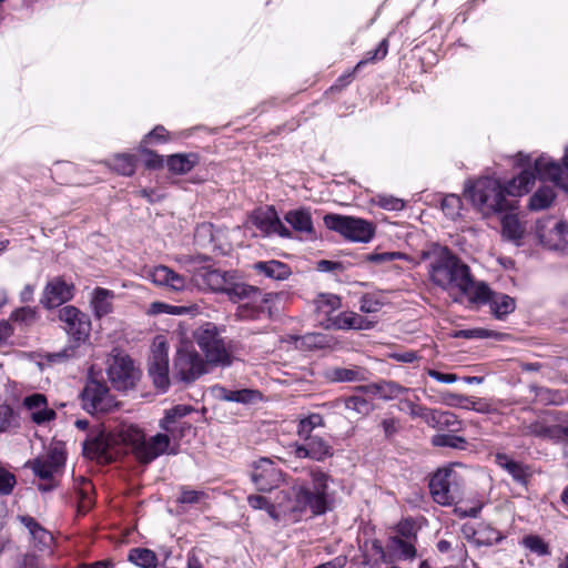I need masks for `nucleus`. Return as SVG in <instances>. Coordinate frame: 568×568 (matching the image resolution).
Masks as SVG:
<instances>
[{
    "instance_id": "obj_1",
    "label": "nucleus",
    "mask_w": 568,
    "mask_h": 568,
    "mask_svg": "<svg viewBox=\"0 0 568 568\" xmlns=\"http://www.w3.org/2000/svg\"><path fill=\"white\" fill-rule=\"evenodd\" d=\"M535 176L528 170H523L516 178L503 187L494 178H480L466 189L475 206L484 214L501 213L515 209V200L507 196H520L528 193L534 185Z\"/></svg>"
},
{
    "instance_id": "obj_2",
    "label": "nucleus",
    "mask_w": 568,
    "mask_h": 568,
    "mask_svg": "<svg viewBox=\"0 0 568 568\" xmlns=\"http://www.w3.org/2000/svg\"><path fill=\"white\" fill-rule=\"evenodd\" d=\"M423 260H430L428 275L430 282L443 288H456L467 292L471 286L470 268L448 247L434 245L429 251L422 252Z\"/></svg>"
},
{
    "instance_id": "obj_3",
    "label": "nucleus",
    "mask_w": 568,
    "mask_h": 568,
    "mask_svg": "<svg viewBox=\"0 0 568 568\" xmlns=\"http://www.w3.org/2000/svg\"><path fill=\"white\" fill-rule=\"evenodd\" d=\"M193 339L213 367H229L233 363L232 348L214 323L206 322L193 332Z\"/></svg>"
},
{
    "instance_id": "obj_4",
    "label": "nucleus",
    "mask_w": 568,
    "mask_h": 568,
    "mask_svg": "<svg viewBox=\"0 0 568 568\" xmlns=\"http://www.w3.org/2000/svg\"><path fill=\"white\" fill-rule=\"evenodd\" d=\"M116 435L122 443L129 445L139 462L148 464L164 454L170 445L166 434H156L148 440L141 428L135 425H121Z\"/></svg>"
},
{
    "instance_id": "obj_5",
    "label": "nucleus",
    "mask_w": 568,
    "mask_h": 568,
    "mask_svg": "<svg viewBox=\"0 0 568 568\" xmlns=\"http://www.w3.org/2000/svg\"><path fill=\"white\" fill-rule=\"evenodd\" d=\"M276 510L280 516H288L296 521L307 508L313 515L323 514V501L320 496H311V490L304 485L295 484L286 490H281L275 497Z\"/></svg>"
},
{
    "instance_id": "obj_6",
    "label": "nucleus",
    "mask_w": 568,
    "mask_h": 568,
    "mask_svg": "<svg viewBox=\"0 0 568 568\" xmlns=\"http://www.w3.org/2000/svg\"><path fill=\"white\" fill-rule=\"evenodd\" d=\"M209 367L210 364L196 349L190 345H182L173 359L172 376L180 382L191 384L209 373Z\"/></svg>"
},
{
    "instance_id": "obj_7",
    "label": "nucleus",
    "mask_w": 568,
    "mask_h": 568,
    "mask_svg": "<svg viewBox=\"0 0 568 568\" xmlns=\"http://www.w3.org/2000/svg\"><path fill=\"white\" fill-rule=\"evenodd\" d=\"M323 220L327 229L352 242L368 243L375 235L374 224L364 219L326 214Z\"/></svg>"
},
{
    "instance_id": "obj_8",
    "label": "nucleus",
    "mask_w": 568,
    "mask_h": 568,
    "mask_svg": "<svg viewBox=\"0 0 568 568\" xmlns=\"http://www.w3.org/2000/svg\"><path fill=\"white\" fill-rule=\"evenodd\" d=\"M106 375L115 389L125 392L135 387L141 372L129 355L113 351L106 359Z\"/></svg>"
},
{
    "instance_id": "obj_9",
    "label": "nucleus",
    "mask_w": 568,
    "mask_h": 568,
    "mask_svg": "<svg viewBox=\"0 0 568 568\" xmlns=\"http://www.w3.org/2000/svg\"><path fill=\"white\" fill-rule=\"evenodd\" d=\"M462 477L452 467L438 469L429 481L433 499L443 506L457 503L462 498Z\"/></svg>"
},
{
    "instance_id": "obj_10",
    "label": "nucleus",
    "mask_w": 568,
    "mask_h": 568,
    "mask_svg": "<svg viewBox=\"0 0 568 568\" xmlns=\"http://www.w3.org/2000/svg\"><path fill=\"white\" fill-rule=\"evenodd\" d=\"M539 243L547 250L568 254V224L554 217L538 220L535 230Z\"/></svg>"
},
{
    "instance_id": "obj_11",
    "label": "nucleus",
    "mask_w": 568,
    "mask_h": 568,
    "mask_svg": "<svg viewBox=\"0 0 568 568\" xmlns=\"http://www.w3.org/2000/svg\"><path fill=\"white\" fill-rule=\"evenodd\" d=\"M169 345L164 336H156L149 357V375L156 388L165 390L170 385Z\"/></svg>"
},
{
    "instance_id": "obj_12",
    "label": "nucleus",
    "mask_w": 568,
    "mask_h": 568,
    "mask_svg": "<svg viewBox=\"0 0 568 568\" xmlns=\"http://www.w3.org/2000/svg\"><path fill=\"white\" fill-rule=\"evenodd\" d=\"M82 404L90 414H104L118 406L108 386L98 381L87 383L82 392Z\"/></svg>"
},
{
    "instance_id": "obj_13",
    "label": "nucleus",
    "mask_w": 568,
    "mask_h": 568,
    "mask_svg": "<svg viewBox=\"0 0 568 568\" xmlns=\"http://www.w3.org/2000/svg\"><path fill=\"white\" fill-rule=\"evenodd\" d=\"M65 463V452L60 444L49 447L47 454L29 460L27 466L41 479H51Z\"/></svg>"
},
{
    "instance_id": "obj_14",
    "label": "nucleus",
    "mask_w": 568,
    "mask_h": 568,
    "mask_svg": "<svg viewBox=\"0 0 568 568\" xmlns=\"http://www.w3.org/2000/svg\"><path fill=\"white\" fill-rule=\"evenodd\" d=\"M59 320L64 324V331L74 341L80 342L89 336L91 322L87 314L72 305L62 307L59 311Z\"/></svg>"
},
{
    "instance_id": "obj_15",
    "label": "nucleus",
    "mask_w": 568,
    "mask_h": 568,
    "mask_svg": "<svg viewBox=\"0 0 568 568\" xmlns=\"http://www.w3.org/2000/svg\"><path fill=\"white\" fill-rule=\"evenodd\" d=\"M252 480L260 491H270L282 481V471L268 458H261L255 463Z\"/></svg>"
},
{
    "instance_id": "obj_16",
    "label": "nucleus",
    "mask_w": 568,
    "mask_h": 568,
    "mask_svg": "<svg viewBox=\"0 0 568 568\" xmlns=\"http://www.w3.org/2000/svg\"><path fill=\"white\" fill-rule=\"evenodd\" d=\"M530 172V170H528ZM534 176L542 181H551L556 185L568 190V171L550 158L540 156L535 161Z\"/></svg>"
},
{
    "instance_id": "obj_17",
    "label": "nucleus",
    "mask_w": 568,
    "mask_h": 568,
    "mask_svg": "<svg viewBox=\"0 0 568 568\" xmlns=\"http://www.w3.org/2000/svg\"><path fill=\"white\" fill-rule=\"evenodd\" d=\"M252 221L266 235L275 233L282 237H291V231L282 223L274 206L256 210Z\"/></svg>"
},
{
    "instance_id": "obj_18",
    "label": "nucleus",
    "mask_w": 568,
    "mask_h": 568,
    "mask_svg": "<svg viewBox=\"0 0 568 568\" xmlns=\"http://www.w3.org/2000/svg\"><path fill=\"white\" fill-rule=\"evenodd\" d=\"M231 275L230 272L202 266L193 272L192 281L199 288L223 293Z\"/></svg>"
},
{
    "instance_id": "obj_19",
    "label": "nucleus",
    "mask_w": 568,
    "mask_h": 568,
    "mask_svg": "<svg viewBox=\"0 0 568 568\" xmlns=\"http://www.w3.org/2000/svg\"><path fill=\"white\" fill-rule=\"evenodd\" d=\"M74 286L62 277H54L44 287L41 303L47 308L62 305L73 297Z\"/></svg>"
},
{
    "instance_id": "obj_20",
    "label": "nucleus",
    "mask_w": 568,
    "mask_h": 568,
    "mask_svg": "<svg viewBox=\"0 0 568 568\" xmlns=\"http://www.w3.org/2000/svg\"><path fill=\"white\" fill-rule=\"evenodd\" d=\"M303 444H293V453L296 458H310L323 462L333 455L331 445L318 436H311L303 439Z\"/></svg>"
},
{
    "instance_id": "obj_21",
    "label": "nucleus",
    "mask_w": 568,
    "mask_h": 568,
    "mask_svg": "<svg viewBox=\"0 0 568 568\" xmlns=\"http://www.w3.org/2000/svg\"><path fill=\"white\" fill-rule=\"evenodd\" d=\"M23 404L30 410L31 420L38 425L53 420L57 416L53 409L48 408L47 397L42 394L27 396Z\"/></svg>"
},
{
    "instance_id": "obj_22",
    "label": "nucleus",
    "mask_w": 568,
    "mask_h": 568,
    "mask_svg": "<svg viewBox=\"0 0 568 568\" xmlns=\"http://www.w3.org/2000/svg\"><path fill=\"white\" fill-rule=\"evenodd\" d=\"M322 326L326 329H365L368 323L365 317L354 312H343L334 318H327L322 322Z\"/></svg>"
},
{
    "instance_id": "obj_23",
    "label": "nucleus",
    "mask_w": 568,
    "mask_h": 568,
    "mask_svg": "<svg viewBox=\"0 0 568 568\" xmlns=\"http://www.w3.org/2000/svg\"><path fill=\"white\" fill-rule=\"evenodd\" d=\"M217 398L225 402H235L243 405H253L262 400L263 395L257 389L243 388L231 390L223 386L215 387Z\"/></svg>"
},
{
    "instance_id": "obj_24",
    "label": "nucleus",
    "mask_w": 568,
    "mask_h": 568,
    "mask_svg": "<svg viewBox=\"0 0 568 568\" xmlns=\"http://www.w3.org/2000/svg\"><path fill=\"white\" fill-rule=\"evenodd\" d=\"M314 306L322 325V322L332 318L331 315L341 307V298L335 294L322 293L314 300Z\"/></svg>"
},
{
    "instance_id": "obj_25",
    "label": "nucleus",
    "mask_w": 568,
    "mask_h": 568,
    "mask_svg": "<svg viewBox=\"0 0 568 568\" xmlns=\"http://www.w3.org/2000/svg\"><path fill=\"white\" fill-rule=\"evenodd\" d=\"M367 371L359 366L353 367H334L326 373V377L331 382H364L367 379Z\"/></svg>"
},
{
    "instance_id": "obj_26",
    "label": "nucleus",
    "mask_w": 568,
    "mask_h": 568,
    "mask_svg": "<svg viewBox=\"0 0 568 568\" xmlns=\"http://www.w3.org/2000/svg\"><path fill=\"white\" fill-rule=\"evenodd\" d=\"M114 293L110 290L97 287L92 292L91 305L97 317H102L112 312Z\"/></svg>"
},
{
    "instance_id": "obj_27",
    "label": "nucleus",
    "mask_w": 568,
    "mask_h": 568,
    "mask_svg": "<svg viewBox=\"0 0 568 568\" xmlns=\"http://www.w3.org/2000/svg\"><path fill=\"white\" fill-rule=\"evenodd\" d=\"M285 221L296 231L306 234H313V221L310 211L305 209L288 211L285 214Z\"/></svg>"
},
{
    "instance_id": "obj_28",
    "label": "nucleus",
    "mask_w": 568,
    "mask_h": 568,
    "mask_svg": "<svg viewBox=\"0 0 568 568\" xmlns=\"http://www.w3.org/2000/svg\"><path fill=\"white\" fill-rule=\"evenodd\" d=\"M373 394L378 395L384 400L398 398L409 389L393 381H382L366 387Z\"/></svg>"
},
{
    "instance_id": "obj_29",
    "label": "nucleus",
    "mask_w": 568,
    "mask_h": 568,
    "mask_svg": "<svg viewBox=\"0 0 568 568\" xmlns=\"http://www.w3.org/2000/svg\"><path fill=\"white\" fill-rule=\"evenodd\" d=\"M234 276L231 275L227 285L223 293L233 302H240L243 300H251L255 295L260 294L258 288L247 285L245 283H236L233 281Z\"/></svg>"
},
{
    "instance_id": "obj_30",
    "label": "nucleus",
    "mask_w": 568,
    "mask_h": 568,
    "mask_svg": "<svg viewBox=\"0 0 568 568\" xmlns=\"http://www.w3.org/2000/svg\"><path fill=\"white\" fill-rule=\"evenodd\" d=\"M496 463L504 469H506L513 478L520 483L526 484L529 477V471L526 466H524L520 463H517L513 459H510L505 454H497L496 455Z\"/></svg>"
},
{
    "instance_id": "obj_31",
    "label": "nucleus",
    "mask_w": 568,
    "mask_h": 568,
    "mask_svg": "<svg viewBox=\"0 0 568 568\" xmlns=\"http://www.w3.org/2000/svg\"><path fill=\"white\" fill-rule=\"evenodd\" d=\"M84 454L90 458L111 460L112 455L109 452V444L103 436L95 437L83 443Z\"/></svg>"
},
{
    "instance_id": "obj_32",
    "label": "nucleus",
    "mask_w": 568,
    "mask_h": 568,
    "mask_svg": "<svg viewBox=\"0 0 568 568\" xmlns=\"http://www.w3.org/2000/svg\"><path fill=\"white\" fill-rule=\"evenodd\" d=\"M489 304L491 313L498 320L504 318L508 314L513 313L516 308L515 300L503 293H495Z\"/></svg>"
},
{
    "instance_id": "obj_33",
    "label": "nucleus",
    "mask_w": 568,
    "mask_h": 568,
    "mask_svg": "<svg viewBox=\"0 0 568 568\" xmlns=\"http://www.w3.org/2000/svg\"><path fill=\"white\" fill-rule=\"evenodd\" d=\"M197 162L195 154H173L168 159V168L175 174L190 172Z\"/></svg>"
},
{
    "instance_id": "obj_34",
    "label": "nucleus",
    "mask_w": 568,
    "mask_h": 568,
    "mask_svg": "<svg viewBox=\"0 0 568 568\" xmlns=\"http://www.w3.org/2000/svg\"><path fill=\"white\" fill-rule=\"evenodd\" d=\"M255 268L274 280H285L291 275V270L286 264L274 260L258 262L255 264Z\"/></svg>"
},
{
    "instance_id": "obj_35",
    "label": "nucleus",
    "mask_w": 568,
    "mask_h": 568,
    "mask_svg": "<svg viewBox=\"0 0 568 568\" xmlns=\"http://www.w3.org/2000/svg\"><path fill=\"white\" fill-rule=\"evenodd\" d=\"M129 561L142 568H155L158 557L154 551L148 548H133L129 551Z\"/></svg>"
},
{
    "instance_id": "obj_36",
    "label": "nucleus",
    "mask_w": 568,
    "mask_h": 568,
    "mask_svg": "<svg viewBox=\"0 0 568 568\" xmlns=\"http://www.w3.org/2000/svg\"><path fill=\"white\" fill-rule=\"evenodd\" d=\"M446 403L450 406H456L466 409H474L479 413H487L488 405L481 400H474L469 397L449 394L447 396Z\"/></svg>"
},
{
    "instance_id": "obj_37",
    "label": "nucleus",
    "mask_w": 568,
    "mask_h": 568,
    "mask_svg": "<svg viewBox=\"0 0 568 568\" xmlns=\"http://www.w3.org/2000/svg\"><path fill=\"white\" fill-rule=\"evenodd\" d=\"M555 199V193L550 187H540L535 192L528 203L531 211H540L549 207Z\"/></svg>"
},
{
    "instance_id": "obj_38",
    "label": "nucleus",
    "mask_w": 568,
    "mask_h": 568,
    "mask_svg": "<svg viewBox=\"0 0 568 568\" xmlns=\"http://www.w3.org/2000/svg\"><path fill=\"white\" fill-rule=\"evenodd\" d=\"M192 412V407L186 405H178L166 410L164 418L161 420L160 426L168 433L174 432V424L178 419L186 416Z\"/></svg>"
},
{
    "instance_id": "obj_39",
    "label": "nucleus",
    "mask_w": 568,
    "mask_h": 568,
    "mask_svg": "<svg viewBox=\"0 0 568 568\" xmlns=\"http://www.w3.org/2000/svg\"><path fill=\"white\" fill-rule=\"evenodd\" d=\"M462 293L467 295L470 301L479 303H490L491 298L495 295V293L489 288V286L486 283H475L473 277L469 291Z\"/></svg>"
},
{
    "instance_id": "obj_40",
    "label": "nucleus",
    "mask_w": 568,
    "mask_h": 568,
    "mask_svg": "<svg viewBox=\"0 0 568 568\" xmlns=\"http://www.w3.org/2000/svg\"><path fill=\"white\" fill-rule=\"evenodd\" d=\"M111 168L119 174L130 176L135 172V158L131 154H118L111 162Z\"/></svg>"
},
{
    "instance_id": "obj_41",
    "label": "nucleus",
    "mask_w": 568,
    "mask_h": 568,
    "mask_svg": "<svg viewBox=\"0 0 568 568\" xmlns=\"http://www.w3.org/2000/svg\"><path fill=\"white\" fill-rule=\"evenodd\" d=\"M21 523L28 528L32 539L38 540L42 545H48L52 540V536L49 531L42 528L34 518L30 516L21 517Z\"/></svg>"
},
{
    "instance_id": "obj_42",
    "label": "nucleus",
    "mask_w": 568,
    "mask_h": 568,
    "mask_svg": "<svg viewBox=\"0 0 568 568\" xmlns=\"http://www.w3.org/2000/svg\"><path fill=\"white\" fill-rule=\"evenodd\" d=\"M324 426V418L320 414H311L307 417L300 420L297 426V435L300 438H308L312 435V432L316 427Z\"/></svg>"
},
{
    "instance_id": "obj_43",
    "label": "nucleus",
    "mask_w": 568,
    "mask_h": 568,
    "mask_svg": "<svg viewBox=\"0 0 568 568\" xmlns=\"http://www.w3.org/2000/svg\"><path fill=\"white\" fill-rule=\"evenodd\" d=\"M503 234L509 240H518L524 234L518 217L515 214H506L501 220Z\"/></svg>"
},
{
    "instance_id": "obj_44",
    "label": "nucleus",
    "mask_w": 568,
    "mask_h": 568,
    "mask_svg": "<svg viewBox=\"0 0 568 568\" xmlns=\"http://www.w3.org/2000/svg\"><path fill=\"white\" fill-rule=\"evenodd\" d=\"M520 434L525 436H537L541 438H551L554 439V429L552 426H547L539 420H536L530 424H524L520 427Z\"/></svg>"
},
{
    "instance_id": "obj_45",
    "label": "nucleus",
    "mask_w": 568,
    "mask_h": 568,
    "mask_svg": "<svg viewBox=\"0 0 568 568\" xmlns=\"http://www.w3.org/2000/svg\"><path fill=\"white\" fill-rule=\"evenodd\" d=\"M432 444L436 447H449L455 449H465L467 442L464 437L450 434H437L433 436Z\"/></svg>"
},
{
    "instance_id": "obj_46",
    "label": "nucleus",
    "mask_w": 568,
    "mask_h": 568,
    "mask_svg": "<svg viewBox=\"0 0 568 568\" xmlns=\"http://www.w3.org/2000/svg\"><path fill=\"white\" fill-rule=\"evenodd\" d=\"M19 427V418L8 404L0 405V433Z\"/></svg>"
},
{
    "instance_id": "obj_47",
    "label": "nucleus",
    "mask_w": 568,
    "mask_h": 568,
    "mask_svg": "<svg viewBox=\"0 0 568 568\" xmlns=\"http://www.w3.org/2000/svg\"><path fill=\"white\" fill-rule=\"evenodd\" d=\"M372 561L373 567H377L381 562H389L393 560L392 556L387 555L382 542L377 539L371 541V547L367 549V555Z\"/></svg>"
},
{
    "instance_id": "obj_48",
    "label": "nucleus",
    "mask_w": 568,
    "mask_h": 568,
    "mask_svg": "<svg viewBox=\"0 0 568 568\" xmlns=\"http://www.w3.org/2000/svg\"><path fill=\"white\" fill-rule=\"evenodd\" d=\"M247 503L252 508L265 509L272 518L278 519L275 501L271 503L266 497L262 495H251L247 497Z\"/></svg>"
},
{
    "instance_id": "obj_49",
    "label": "nucleus",
    "mask_w": 568,
    "mask_h": 568,
    "mask_svg": "<svg viewBox=\"0 0 568 568\" xmlns=\"http://www.w3.org/2000/svg\"><path fill=\"white\" fill-rule=\"evenodd\" d=\"M344 402L346 409L356 415L366 416L372 410V405L362 396H349Z\"/></svg>"
},
{
    "instance_id": "obj_50",
    "label": "nucleus",
    "mask_w": 568,
    "mask_h": 568,
    "mask_svg": "<svg viewBox=\"0 0 568 568\" xmlns=\"http://www.w3.org/2000/svg\"><path fill=\"white\" fill-rule=\"evenodd\" d=\"M314 491H311V496H320L323 501V514L326 511V488L328 476L322 471L312 474Z\"/></svg>"
},
{
    "instance_id": "obj_51",
    "label": "nucleus",
    "mask_w": 568,
    "mask_h": 568,
    "mask_svg": "<svg viewBox=\"0 0 568 568\" xmlns=\"http://www.w3.org/2000/svg\"><path fill=\"white\" fill-rule=\"evenodd\" d=\"M390 547L396 552L398 558L410 559L416 555L415 547L410 542L398 537L392 538Z\"/></svg>"
},
{
    "instance_id": "obj_52",
    "label": "nucleus",
    "mask_w": 568,
    "mask_h": 568,
    "mask_svg": "<svg viewBox=\"0 0 568 568\" xmlns=\"http://www.w3.org/2000/svg\"><path fill=\"white\" fill-rule=\"evenodd\" d=\"M460 209L462 200L455 194L446 195L442 201V210L449 219L459 216Z\"/></svg>"
},
{
    "instance_id": "obj_53",
    "label": "nucleus",
    "mask_w": 568,
    "mask_h": 568,
    "mask_svg": "<svg viewBox=\"0 0 568 568\" xmlns=\"http://www.w3.org/2000/svg\"><path fill=\"white\" fill-rule=\"evenodd\" d=\"M439 430L459 432L462 430V422L453 412L440 410Z\"/></svg>"
},
{
    "instance_id": "obj_54",
    "label": "nucleus",
    "mask_w": 568,
    "mask_h": 568,
    "mask_svg": "<svg viewBox=\"0 0 568 568\" xmlns=\"http://www.w3.org/2000/svg\"><path fill=\"white\" fill-rule=\"evenodd\" d=\"M523 544L530 551L545 556L549 554V546L539 536H527L523 539Z\"/></svg>"
},
{
    "instance_id": "obj_55",
    "label": "nucleus",
    "mask_w": 568,
    "mask_h": 568,
    "mask_svg": "<svg viewBox=\"0 0 568 568\" xmlns=\"http://www.w3.org/2000/svg\"><path fill=\"white\" fill-rule=\"evenodd\" d=\"M206 494L203 490H194L183 487L181 489L180 497L178 498V503L180 504H200L206 498Z\"/></svg>"
},
{
    "instance_id": "obj_56",
    "label": "nucleus",
    "mask_w": 568,
    "mask_h": 568,
    "mask_svg": "<svg viewBox=\"0 0 568 568\" xmlns=\"http://www.w3.org/2000/svg\"><path fill=\"white\" fill-rule=\"evenodd\" d=\"M171 271L172 270L169 268L168 266L159 265V266H155L150 272V277L154 284L160 285V286H168L169 280L171 276Z\"/></svg>"
},
{
    "instance_id": "obj_57",
    "label": "nucleus",
    "mask_w": 568,
    "mask_h": 568,
    "mask_svg": "<svg viewBox=\"0 0 568 568\" xmlns=\"http://www.w3.org/2000/svg\"><path fill=\"white\" fill-rule=\"evenodd\" d=\"M16 476L7 469L0 468V495H9L16 486Z\"/></svg>"
},
{
    "instance_id": "obj_58",
    "label": "nucleus",
    "mask_w": 568,
    "mask_h": 568,
    "mask_svg": "<svg viewBox=\"0 0 568 568\" xmlns=\"http://www.w3.org/2000/svg\"><path fill=\"white\" fill-rule=\"evenodd\" d=\"M36 317H37L36 310H33L29 306H26V307H21V308L16 310L14 312H12L10 320H12L14 322L28 324V323H32L36 320Z\"/></svg>"
},
{
    "instance_id": "obj_59",
    "label": "nucleus",
    "mask_w": 568,
    "mask_h": 568,
    "mask_svg": "<svg viewBox=\"0 0 568 568\" xmlns=\"http://www.w3.org/2000/svg\"><path fill=\"white\" fill-rule=\"evenodd\" d=\"M382 307V303L377 301L373 295L365 294L359 301V308L365 313L378 312Z\"/></svg>"
},
{
    "instance_id": "obj_60",
    "label": "nucleus",
    "mask_w": 568,
    "mask_h": 568,
    "mask_svg": "<svg viewBox=\"0 0 568 568\" xmlns=\"http://www.w3.org/2000/svg\"><path fill=\"white\" fill-rule=\"evenodd\" d=\"M180 310H181V307H179V306H171L165 303L154 302V303L150 304L148 314H151V315H156V314H162V313L180 314L181 313Z\"/></svg>"
},
{
    "instance_id": "obj_61",
    "label": "nucleus",
    "mask_w": 568,
    "mask_h": 568,
    "mask_svg": "<svg viewBox=\"0 0 568 568\" xmlns=\"http://www.w3.org/2000/svg\"><path fill=\"white\" fill-rule=\"evenodd\" d=\"M387 54V40L384 39L379 45L377 47V49L372 53V55L368 58V59H365V60H361L354 68V71H357L361 67H363L364 64H366L368 61H373L375 59H383L385 58Z\"/></svg>"
},
{
    "instance_id": "obj_62",
    "label": "nucleus",
    "mask_w": 568,
    "mask_h": 568,
    "mask_svg": "<svg viewBox=\"0 0 568 568\" xmlns=\"http://www.w3.org/2000/svg\"><path fill=\"white\" fill-rule=\"evenodd\" d=\"M79 344H70L69 346L64 347L62 351L53 353L50 355V359L58 362L61 359H68L75 357L78 354Z\"/></svg>"
},
{
    "instance_id": "obj_63",
    "label": "nucleus",
    "mask_w": 568,
    "mask_h": 568,
    "mask_svg": "<svg viewBox=\"0 0 568 568\" xmlns=\"http://www.w3.org/2000/svg\"><path fill=\"white\" fill-rule=\"evenodd\" d=\"M378 204L386 209L392 211H399L403 210L405 206V203L403 200L394 197V196H381Z\"/></svg>"
},
{
    "instance_id": "obj_64",
    "label": "nucleus",
    "mask_w": 568,
    "mask_h": 568,
    "mask_svg": "<svg viewBox=\"0 0 568 568\" xmlns=\"http://www.w3.org/2000/svg\"><path fill=\"white\" fill-rule=\"evenodd\" d=\"M440 410L426 407L422 419L430 427L438 429L439 428V419H440Z\"/></svg>"
}]
</instances>
